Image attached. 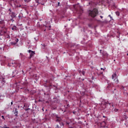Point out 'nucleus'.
I'll list each match as a JSON object with an SVG mask.
<instances>
[{
	"mask_svg": "<svg viewBox=\"0 0 128 128\" xmlns=\"http://www.w3.org/2000/svg\"><path fill=\"white\" fill-rule=\"evenodd\" d=\"M6 80H4V78H2V84H6Z\"/></svg>",
	"mask_w": 128,
	"mask_h": 128,
	"instance_id": "10",
	"label": "nucleus"
},
{
	"mask_svg": "<svg viewBox=\"0 0 128 128\" xmlns=\"http://www.w3.org/2000/svg\"><path fill=\"white\" fill-rule=\"evenodd\" d=\"M9 12H12V10L10 8L9 9Z\"/></svg>",
	"mask_w": 128,
	"mask_h": 128,
	"instance_id": "22",
	"label": "nucleus"
},
{
	"mask_svg": "<svg viewBox=\"0 0 128 128\" xmlns=\"http://www.w3.org/2000/svg\"><path fill=\"white\" fill-rule=\"evenodd\" d=\"M88 14L90 16H91V18H96L98 14V10L94 8L92 10H89Z\"/></svg>",
	"mask_w": 128,
	"mask_h": 128,
	"instance_id": "1",
	"label": "nucleus"
},
{
	"mask_svg": "<svg viewBox=\"0 0 128 128\" xmlns=\"http://www.w3.org/2000/svg\"><path fill=\"white\" fill-rule=\"evenodd\" d=\"M28 52H29V54H30V58H32V56L36 54L34 52L32 51V50H28Z\"/></svg>",
	"mask_w": 128,
	"mask_h": 128,
	"instance_id": "4",
	"label": "nucleus"
},
{
	"mask_svg": "<svg viewBox=\"0 0 128 128\" xmlns=\"http://www.w3.org/2000/svg\"><path fill=\"white\" fill-rule=\"evenodd\" d=\"M127 56H128V53L127 54Z\"/></svg>",
	"mask_w": 128,
	"mask_h": 128,
	"instance_id": "38",
	"label": "nucleus"
},
{
	"mask_svg": "<svg viewBox=\"0 0 128 128\" xmlns=\"http://www.w3.org/2000/svg\"><path fill=\"white\" fill-rule=\"evenodd\" d=\"M44 32H46V30H44Z\"/></svg>",
	"mask_w": 128,
	"mask_h": 128,
	"instance_id": "39",
	"label": "nucleus"
},
{
	"mask_svg": "<svg viewBox=\"0 0 128 128\" xmlns=\"http://www.w3.org/2000/svg\"><path fill=\"white\" fill-rule=\"evenodd\" d=\"M49 28H52V26H49Z\"/></svg>",
	"mask_w": 128,
	"mask_h": 128,
	"instance_id": "31",
	"label": "nucleus"
},
{
	"mask_svg": "<svg viewBox=\"0 0 128 128\" xmlns=\"http://www.w3.org/2000/svg\"><path fill=\"white\" fill-rule=\"evenodd\" d=\"M112 78L114 80V82L116 84H118V76H116V73H114L112 75Z\"/></svg>",
	"mask_w": 128,
	"mask_h": 128,
	"instance_id": "3",
	"label": "nucleus"
},
{
	"mask_svg": "<svg viewBox=\"0 0 128 128\" xmlns=\"http://www.w3.org/2000/svg\"><path fill=\"white\" fill-rule=\"evenodd\" d=\"M2 30H6L5 26H3L2 28Z\"/></svg>",
	"mask_w": 128,
	"mask_h": 128,
	"instance_id": "16",
	"label": "nucleus"
},
{
	"mask_svg": "<svg viewBox=\"0 0 128 128\" xmlns=\"http://www.w3.org/2000/svg\"><path fill=\"white\" fill-rule=\"evenodd\" d=\"M66 111H64V112Z\"/></svg>",
	"mask_w": 128,
	"mask_h": 128,
	"instance_id": "40",
	"label": "nucleus"
},
{
	"mask_svg": "<svg viewBox=\"0 0 128 128\" xmlns=\"http://www.w3.org/2000/svg\"><path fill=\"white\" fill-rule=\"evenodd\" d=\"M104 124H106V122H104Z\"/></svg>",
	"mask_w": 128,
	"mask_h": 128,
	"instance_id": "36",
	"label": "nucleus"
},
{
	"mask_svg": "<svg viewBox=\"0 0 128 128\" xmlns=\"http://www.w3.org/2000/svg\"><path fill=\"white\" fill-rule=\"evenodd\" d=\"M114 110V112H118V110L115 108Z\"/></svg>",
	"mask_w": 128,
	"mask_h": 128,
	"instance_id": "19",
	"label": "nucleus"
},
{
	"mask_svg": "<svg viewBox=\"0 0 128 128\" xmlns=\"http://www.w3.org/2000/svg\"><path fill=\"white\" fill-rule=\"evenodd\" d=\"M67 106H70V104H67Z\"/></svg>",
	"mask_w": 128,
	"mask_h": 128,
	"instance_id": "30",
	"label": "nucleus"
},
{
	"mask_svg": "<svg viewBox=\"0 0 128 128\" xmlns=\"http://www.w3.org/2000/svg\"><path fill=\"white\" fill-rule=\"evenodd\" d=\"M23 108H24V110H30V108H28L26 107V104L24 105V106L23 107Z\"/></svg>",
	"mask_w": 128,
	"mask_h": 128,
	"instance_id": "9",
	"label": "nucleus"
},
{
	"mask_svg": "<svg viewBox=\"0 0 128 128\" xmlns=\"http://www.w3.org/2000/svg\"><path fill=\"white\" fill-rule=\"evenodd\" d=\"M100 69H101L102 70H104V69H103L102 68H101Z\"/></svg>",
	"mask_w": 128,
	"mask_h": 128,
	"instance_id": "28",
	"label": "nucleus"
},
{
	"mask_svg": "<svg viewBox=\"0 0 128 128\" xmlns=\"http://www.w3.org/2000/svg\"><path fill=\"white\" fill-rule=\"evenodd\" d=\"M100 18H104V16H100Z\"/></svg>",
	"mask_w": 128,
	"mask_h": 128,
	"instance_id": "27",
	"label": "nucleus"
},
{
	"mask_svg": "<svg viewBox=\"0 0 128 128\" xmlns=\"http://www.w3.org/2000/svg\"><path fill=\"white\" fill-rule=\"evenodd\" d=\"M4 128H10L6 126V125H4Z\"/></svg>",
	"mask_w": 128,
	"mask_h": 128,
	"instance_id": "17",
	"label": "nucleus"
},
{
	"mask_svg": "<svg viewBox=\"0 0 128 128\" xmlns=\"http://www.w3.org/2000/svg\"><path fill=\"white\" fill-rule=\"evenodd\" d=\"M28 44H30V42H28Z\"/></svg>",
	"mask_w": 128,
	"mask_h": 128,
	"instance_id": "37",
	"label": "nucleus"
},
{
	"mask_svg": "<svg viewBox=\"0 0 128 128\" xmlns=\"http://www.w3.org/2000/svg\"><path fill=\"white\" fill-rule=\"evenodd\" d=\"M116 16H120V12H116Z\"/></svg>",
	"mask_w": 128,
	"mask_h": 128,
	"instance_id": "12",
	"label": "nucleus"
},
{
	"mask_svg": "<svg viewBox=\"0 0 128 128\" xmlns=\"http://www.w3.org/2000/svg\"><path fill=\"white\" fill-rule=\"evenodd\" d=\"M103 118H106V116H103Z\"/></svg>",
	"mask_w": 128,
	"mask_h": 128,
	"instance_id": "33",
	"label": "nucleus"
},
{
	"mask_svg": "<svg viewBox=\"0 0 128 128\" xmlns=\"http://www.w3.org/2000/svg\"><path fill=\"white\" fill-rule=\"evenodd\" d=\"M108 16H110V18H112V16H110V15H108Z\"/></svg>",
	"mask_w": 128,
	"mask_h": 128,
	"instance_id": "26",
	"label": "nucleus"
},
{
	"mask_svg": "<svg viewBox=\"0 0 128 128\" xmlns=\"http://www.w3.org/2000/svg\"><path fill=\"white\" fill-rule=\"evenodd\" d=\"M82 74L83 76H84V72H82Z\"/></svg>",
	"mask_w": 128,
	"mask_h": 128,
	"instance_id": "21",
	"label": "nucleus"
},
{
	"mask_svg": "<svg viewBox=\"0 0 128 128\" xmlns=\"http://www.w3.org/2000/svg\"><path fill=\"white\" fill-rule=\"evenodd\" d=\"M56 118H59V117L58 116V115H56Z\"/></svg>",
	"mask_w": 128,
	"mask_h": 128,
	"instance_id": "25",
	"label": "nucleus"
},
{
	"mask_svg": "<svg viewBox=\"0 0 128 128\" xmlns=\"http://www.w3.org/2000/svg\"><path fill=\"white\" fill-rule=\"evenodd\" d=\"M10 16H11V18H16V13H14V12L10 13Z\"/></svg>",
	"mask_w": 128,
	"mask_h": 128,
	"instance_id": "5",
	"label": "nucleus"
},
{
	"mask_svg": "<svg viewBox=\"0 0 128 128\" xmlns=\"http://www.w3.org/2000/svg\"><path fill=\"white\" fill-rule=\"evenodd\" d=\"M100 52L101 54H102V56H106V54H108L106 52H102V50H100Z\"/></svg>",
	"mask_w": 128,
	"mask_h": 128,
	"instance_id": "7",
	"label": "nucleus"
},
{
	"mask_svg": "<svg viewBox=\"0 0 128 128\" xmlns=\"http://www.w3.org/2000/svg\"><path fill=\"white\" fill-rule=\"evenodd\" d=\"M19 62L18 61L13 60L11 61L10 63L8 64V66H18Z\"/></svg>",
	"mask_w": 128,
	"mask_h": 128,
	"instance_id": "2",
	"label": "nucleus"
},
{
	"mask_svg": "<svg viewBox=\"0 0 128 128\" xmlns=\"http://www.w3.org/2000/svg\"><path fill=\"white\" fill-rule=\"evenodd\" d=\"M24 54H22V53H20V58H24Z\"/></svg>",
	"mask_w": 128,
	"mask_h": 128,
	"instance_id": "8",
	"label": "nucleus"
},
{
	"mask_svg": "<svg viewBox=\"0 0 128 128\" xmlns=\"http://www.w3.org/2000/svg\"><path fill=\"white\" fill-rule=\"evenodd\" d=\"M2 118L4 120H6V118H4V116H2Z\"/></svg>",
	"mask_w": 128,
	"mask_h": 128,
	"instance_id": "15",
	"label": "nucleus"
},
{
	"mask_svg": "<svg viewBox=\"0 0 128 128\" xmlns=\"http://www.w3.org/2000/svg\"><path fill=\"white\" fill-rule=\"evenodd\" d=\"M12 30H16V26H14L12 28Z\"/></svg>",
	"mask_w": 128,
	"mask_h": 128,
	"instance_id": "11",
	"label": "nucleus"
},
{
	"mask_svg": "<svg viewBox=\"0 0 128 128\" xmlns=\"http://www.w3.org/2000/svg\"><path fill=\"white\" fill-rule=\"evenodd\" d=\"M36 2H38V4H40V2H38V0H36Z\"/></svg>",
	"mask_w": 128,
	"mask_h": 128,
	"instance_id": "18",
	"label": "nucleus"
},
{
	"mask_svg": "<svg viewBox=\"0 0 128 128\" xmlns=\"http://www.w3.org/2000/svg\"><path fill=\"white\" fill-rule=\"evenodd\" d=\"M42 46H44H44H45L44 45H42Z\"/></svg>",
	"mask_w": 128,
	"mask_h": 128,
	"instance_id": "32",
	"label": "nucleus"
},
{
	"mask_svg": "<svg viewBox=\"0 0 128 128\" xmlns=\"http://www.w3.org/2000/svg\"><path fill=\"white\" fill-rule=\"evenodd\" d=\"M6 38H10V36L8 34H7L6 36Z\"/></svg>",
	"mask_w": 128,
	"mask_h": 128,
	"instance_id": "13",
	"label": "nucleus"
},
{
	"mask_svg": "<svg viewBox=\"0 0 128 128\" xmlns=\"http://www.w3.org/2000/svg\"><path fill=\"white\" fill-rule=\"evenodd\" d=\"M42 4V5H44V4Z\"/></svg>",
	"mask_w": 128,
	"mask_h": 128,
	"instance_id": "35",
	"label": "nucleus"
},
{
	"mask_svg": "<svg viewBox=\"0 0 128 128\" xmlns=\"http://www.w3.org/2000/svg\"><path fill=\"white\" fill-rule=\"evenodd\" d=\"M34 38L35 40H38V37Z\"/></svg>",
	"mask_w": 128,
	"mask_h": 128,
	"instance_id": "14",
	"label": "nucleus"
},
{
	"mask_svg": "<svg viewBox=\"0 0 128 128\" xmlns=\"http://www.w3.org/2000/svg\"><path fill=\"white\" fill-rule=\"evenodd\" d=\"M16 42H18V38H16Z\"/></svg>",
	"mask_w": 128,
	"mask_h": 128,
	"instance_id": "20",
	"label": "nucleus"
},
{
	"mask_svg": "<svg viewBox=\"0 0 128 128\" xmlns=\"http://www.w3.org/2000/svg\"><path fill=\"white\" fill-rule=\"evenodd\" d=\"M14 116H18V109H16V108H15V111H14Z\"/></svg>",
	"mask_w": 128,
	"mask_h": 128,
	"instance_id": "6",
	"label": "nucleus"
},
{
	"mask_svg": "<svg viewBox=\"0 0 128 128\" xmlns=\"http://www.w3.org/2000/svg\"><path fill=\"white\" fill-rule=\"evenodd\" d=\"M56 122H58V119H57V120H56Z\"/></svg>",
	"mask_w": 128,
	"mask_h": 128,
	"instance_id": "34",
	"label": "nucleus"
},
{
	"mask_svg": "<svg viewBox=\"0 0 128 128\" xmlns=\"http://www.w3.org/2000/svg\"><path fill=\"white\" fill-rule=\"evenodd\" d=\"M56 127H57V128H60V126H59L58 124H57V125H56Z\"/></svg>",
	"mask_w": 128,
	"mask_h": 128,
	"instance_id": "24",
	"label": "nucleus"
},
{
	"mask_svg": "<svg viewBox=\"0 0 128 128\" xmlns=\"http://www.w3.org/2000/svg\"><path fill=\"white\" fill-rule=\"evenodd\" d=\"M12 104H13V102H12H12H11V106H12Z\"/></svg>",
	"mask_w": 128,
	"mask_h": 128,
	"instance_id": "23",
	"label": "nucleus"
},
{
	"mask_svg": "<svg viewBox=\"0 0 128 128\" xmlns=\"http://www.w3.org/2000/svg\"><path fill=\"white\" fill-rule=\"evenodd\" d=\"M60 6V2H58V6Z\"/></svg>",
	"mask_w": 128,
	"mask_h": 128,
	"instance_id": "29",
	"label": "nucleus"
}]
</instances>
